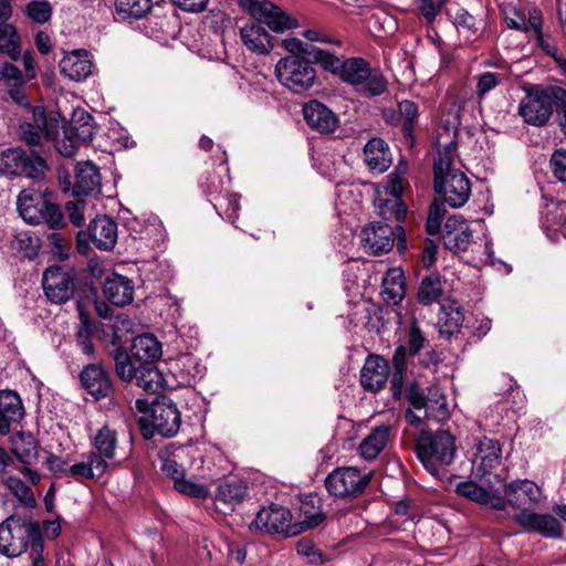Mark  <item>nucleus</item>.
I'll return each mask as SVG.
<instances>
[{"instance_id":"43","label":"nucleus","mask_w":566,"mask_h":566,"mask_svg":"<svg viewBox=\"0 0 566 566\" xmlns=\"http://www.w3.org/2000/svg\"><path fill=\"white\" fill-rule=\"evenodd\" d=\"M134 378L146 392L157 394L164 389V377L153 364H140Z\"/></svg>"},{"instance_id":"24","label":"nucleus","mask_w":566,"mask_h":566,"mask_svg":"<svg viewBox=\"0 0 566 566\" xmlns=\"http://www.w3.org/2000/svg\"><path fill=\"white\" fill-rule=\"evenodd\" d=\"M389 364L379 355L369 354L360 369L359 382L365 391L378 392L387 384Z\"/></svg>"},{"instance_id":"13","label":"nucleus","mask_w":566,"mask_h":566,"mask_svg":"<svg viewBox=\"0 0 566 566\" xmlns=\"http://www.w3.org/2000/svg\"><path fill=\"white\" fill-rule=\"evenodd\" d=\"M406 398L413 409H423L428 419L440 422L450 417L447 397L437 386L429 387L424 392L418 384L412 382L406 389Z\"/></svg>"},{"instance_id":"19","label":"nucleus","mask_w":566,"mask_h":566,"mask_svg":"<svg viewBox=\"0 0 566 566\" xmlns=\"http://www.w3.org/2000/svg\"><path fill=\"white\" fill-rule=\"evenodd\" d=\"M42 286L50 302L63 304L74 292V275L60 266H50L43 273Z\"/></svg>"},{"instance_id":"18","label":"nucleus","mask_w":566,"mask_h":566,"mask_svg":"<svg viewBox=\"0 0 566 566\" xmlns=\"http://www.w3.org/2000/svg\"><path fill=\"white\" fill-rule=\"evenodd\" d=\"M513 520L525 532L538 534L544 538L559 539L564 535L562 522L549 513H537L533 509L515 513Z\"/></svg>"},{"instance_id":"2","label":"nucleus","mask_w":566,"mask_h":566,"mask_svg":"<svg viewBox=\"0 0 566 566\" xmlns=\"http://www.w3.org/2000/svg\"><path fill=\"white\" fill-rule=\"evenodd\" d=\"M135 409L140 413L138 423L145 439H150L155 432L170 438L174 437L181 424V416L171 399L163 398L151 405L145 399L135 401Z\"/></svg>"},{"instance_id":"1","label":"nucleus","mask_w":566,"mask_h":566,"mask_svg":"<svg viewBox=\"0 0 566 566\" xmlns=\"http://www.w3.org/2000/svg\"><path fill=\"white\" fill-rule=\"evenodd\" d=\"M455 151L454 144L438 150L433 164V188L443 202L458 209L463 207L471 196V181L460 169Z\"/></svg>"},{"instance_id":"11","label":"nucleus","mask_w":566,"mask_h":566,"mask_svg":"<svg viewBox=\"0 0 566 566\" xmlns=\"http://www.w3.org/2000/svg\"><path fill=\"white\" fill-rule=\"evenodd\" d=\"M20 216L30 224L46 222L51 228L62 223V212L57 205L44 199L40 193L23 190L18 197Z\"/></svg>"},{"instance_id":"57","label":"nucleus","mask_w":566,"mask_h":566,"mask_svg":"<svg viewBox=\"0 0 566 566\" xmlns=\"http://www.w3.org/2000/svg\"><path fill=\"white\" fill-rule=\"evenodd\" d=\"M27 15L36 23H45L52 15V7L48 1L33 0L25 7Z\"/></svg>"},{"instance_id":"51","label":"nucleus","mask_w":566,"mask_h":566,"mask_svg":"<svg viewBox=\"0 0 566 566\" xmlns=\"http://www.w3.org/2000/svg\"><path fill=\"white\" fill-rule=\"evenodd\" d=\"M8 490L27 507L33 509L36 505L32 490L19 478L8 476L4 481Z\"/></svg>"},{"instance_id":"7","label":"nucleus","mask_w":566,"mask_h":566,"mask_svg":"<svg viewBox=\"0 0 566 566\" xmlns=\"http://www.w3.org/2000/svg\"><path fill=\"white\" fill-rule=\"evenodd\" d=\"M338 76L364 97L379 96L388 85L387 80L380 73L373 72L369 63L361 57L345 60Z\"/></svg>"},{"instance_id":"23","label":"nucleus","mask_w":566,"mask_h":566,"mask_svg":"<svg viewBox=\"0 0 566 566\" xmlns=\"http://www.w3.org/2000/svg\"><path fill=\"white\" fill-rule=\"evenodd\" d=\"M442 240L447 250L458 254L470 248L473 242V233L464 218L454 214L446 221Z\"/></svg>"},{"instance_id":"5","label":"nucleus","mask_w":566,"mask_h":566,"mask_svg":"<svg viewBox=\"0 0 566 566\" xmlns=\"http://www.w3.org/2000/svg\"><path fill=\"white\" fill-rule=\"evenodd\" d=\"M35 544H43L36 522L10 516L0 524V554L14 558L28 552Z\"/></svg>"},{"instance_id":"35","label":"nucleus","mask_w":566,"mask_h":566,"mask_svg":"<svg viewBox=\"0 0 566 566\" xmlns=\"http://www.w3.org/2000/svg\"><path fill=\"white\" fill-rule=\"evenodd\" d=\"M364 161L369 170L385 172L392 163L388 144L381 138H371L364 147Z\"/></svg>"},{"instance_id":"20","label":"nucleus","mask_w":566,"mask_h":566,"mask_svg":"<svg viewBox=\"0 0 566 566\" xmlns=\"http://www.w3.org/2000/svg\"><path fill=\"white\" fill-rule=\"evenodd\" d=\"M103 251H109L114 248L117 240V224L107 216L96 217L88 226V232L80 231L77 233L78 248H86L88 241Z\"/></svg>"},{"instance_id":"37","label":"nucleus","mask_w":566,"mask_h":566,"mask_svg":"<svg viewBox=\"0 0 566 566\" xmlns=\"http://www.w3.org/2000/svg\"><path fill=\"white\" fill-rule=\"evenodd\" d=\"M464 322L461 306L455 301H447L441 304L438 327L441 335L451 337L460 332Z\"/></svg>"},{"instance_id":"14","label":"nucleus","mask_w":566,"mask_h":566,"mask_svg":"<svg viewBox=\"0 0 566 566\" xmlns=\"http://www.w3.org/2000/svg\"><path fill=\"white\" fill-rule=\"evenodd\" d=\"M59 120L55 117L48 118L41 106L31 109V117H25L19 126V138L27 145L40 146L42 138H54L57 133Z\"/></svg>"},{"instance_id":"61","label":"nucleus","mask_w":566,"mask_h":566,"mask_svg":"<svg viewBox=\"0 0 566 566\" xmlns=\"http://www.w3.org/2000/svg\"><path fill=\"white\" fill-rule=\"evenodd\" d=\"M224 209V214L227 220L234 223V221L239 217V210H240V196L238 193H231L227 197L221 198V202L214 203V208L218 209Z\"/></svg>"},{"instance_id":"17","label":"nucleus","mask_w":566,"mask_h":566,"mask_svg":"<svg viewBox=\"0 0 566 566\" xmlns=\"http://www.w3.org/2000/svg\"><path fill=\"white\" fill-rule=\"evenodd\" d=\"M291 521L292 514L286 507L271 504L258 512L250 524V528L268 534H283L286 537L294 536L297 535V531H295Z\"/></svg>"},{"instance_id":"31","label":"nucleus","mask_w":566,"mask_h":566,"mask_svg":"<svg viewBox=\"0 0 566 566\" xmlns=\"http://www.w3.org/2000/svg\"><path fill=\"white\" fill-rule=\"evenodd\" d=\"M300 521L294 524L297 534L314 528L325 520L322 500L316 494H307L301 499L298 506Z\"/></svg>"},{"instance_id":"3","label":"nucleus","mask_w":566,"mask_h":566,"mask_svg":"<svg viewBox=\"0 0 566 566\" xmlns=\"http://www.w3.org/2000/svg\"><path fill=\"white\" fill-rule=\"evenodd\" d=\"M525 96L521 99L517 113L524 123L535 127L545 126L553 115L557 101L566 106V91L560 87H524Z\"/></svg>"},{"instance_id":"16","label":"nucleus","mask_w":566,"mask_h":566,"mask_svg":"<svg viewBox=\"0 0 566 566\" xmlns=\"http://www.w3.org/2000/svg\"><path fill=\"white\" fill-rule=\"evenodd\" d=\"M396 238L399 244L405 242V230L398 223L394 229L387 223L374 222L360 232L363 247L373 254L389 252Z\"/></svg>"},{"instance_id":"45","label":"nucleus","mask_w":566,"mask_h":566,"mask_svg":"<svg viewBox=\"0 0 566 566\" xmlns=\"http://www.w3.org/2000/svg\"><path fill=\"white\" fill-rule=\"evenodd\" d=\"M395 371L390 380V391L394 399L399 400L402 396L403 376L407 370L406 347L398 346L392 356Z\"/></svg>"},{"instance_id":"58","label":"nucleus","mask_w":566,"mask_h":566,"mask_svg":"<svg viewBox=\"0 0 566 566\" xmlns=\"http://www.w3.org/2000/svg\"><path fill=\"white\" fill-rule=\"evenodd\" d=\"M65 210L70 222L75 227H82L85 223V214L87 210L86 200L77 197L75 200L69 201L65 205Z\"/></svg>"},{"instance_id":"26","label":"nucleus","mask_w":566,"mask_h":566,"mask_svg":"<svg viewBox=\"0 0 566 566\" xmlns=\"http://www.w3.org/2000/svg\"><path fill=\"white\" fill-rule=\"evenodd\" d=\"M302 112L306 124L319 134L334 133L339 125L337 115L317 99L305 103Z\"/></svg>"},{"instance_id":"9","label":"nucleus","mask_w":566,"mask_h":566,"mask_svg":"<svg viewBox=\"0 0 566 566\" xmlns=\"http://www.w3.org/2000/svg\"><path fill=\"white\" fill-rule=\"evenodd\" d=\"M48 164L35 150L8 148L0 153V174L24 176L40 180L45 176Z\"/></svg>"},{"instance_id":"56","label":"nucleus","mask_w":566,"mask_h":566,"mask_svg":"<svg viewBox=\"0 0 566 566\" xmlns=\"http://www.w3.org/2000/svg\"><path fill=\"white\" fill-rule=\"evenodd\" d=\"M444 203L446 202H443V200H434L430 206L426 229L427 232L431 235H434L440 231L441 222L447 212Z\"/></svg>"},{"instance_id":"10","label":"nucleus","mask_w":566,"mask_h":566,"mask_svg":"<svg viewBox=\"0 0 566 566\" xmlns=\"http://www.w3.org/2000/svg\"><path fill=\"white\" fill-rule=\"evenodd\" d=\"M275 76L291 92L301 94L313 87L317 74L310 61L298 56H285L276 63Z\"/></svg>"},{"instance_id":"6","label":"nucleus","mask_w":566,"mask_h":566,"mask_svg":"<svg viewBox=\"0 0 566 566\" xmlns=\"http://www.w3.org/2000/svg\"><path fill=\"white\" fill-rule=\"evenodd\" d=\"M407 170V164L400 161L395 170L388 175L384 193L379 191L375 199V207L379 216L386 220L394 219L398 224L405 221L407 214V207L401 199L407 184L405 178Z\"/></svg>"},{"instance_id":"21","label":"nucleus","mask_w":566,"mask_h":566,"mask_svg":"<svg viewBox=\"0 0 566 566\" xmlns=\"http://www.w3.org/2000/svg\"><path fill=\"white\" fill-rule=\"evenodd\" d=\"M503 499L505 505L509 504L516 513H522L535 509L542 499V490L531 480H515L505 486Z\"/></svg>"},{"instance_id":"60","label":"nucleus","mask_w":566,"mask_h":566,"mask_svg":"<svg viewBox=\"0 0 566 566\" xmlns=\"http://www.w3.org/2000/svg\"><path fill=\"white\" fill-rule=\"evenodd\" d=\"M426 338L417 323V321H412L409 327L408 337H407V346L406 347V356H416L423 347Z\"/></svg>"},{"instance_id":"40","label":"nucleus","mask_w":566,"mask_h":566,"mask_svg":"<svg viewBox=\"0 0 566 566\" xmlns=\"http://www.w3.org/2000/svg\"><path fill=\"white\" fill-rule=\"evenodd\" d=\"M117 432L108 424L103 426L97 430L93 438L94 450L91 452L103 457L105 462H116V449H117Z\"/></svg>"},{"instance_id":"36","label":"nucleus","mask_w":566,"mask_h":566,"mask_svg":"<svg viewBox=\"0 0 566 566\" xmlns=\"http://www.w3.org/2000/svg\"><path fill=\"white\" fill-rule=\"evenodd\" d=\"M391 428L388 424L375 427L358 447L360 457L366 461L375 460L388 444Z\"/></svg>"},{"instance_id":"28","label":"nucleus","mask_w":566,"mask_h":566,"mask_svg":"<svg viewBox=\"0 0 566 566\" xmlns=\"http://www.w3.org/2000/svg\"><path fill=\"white\" fill-rule=\"evenodd\" d=\"M102 177L99 168L91 160L78 161L75 167V181L72 192L75 197L98 195Z\"/></svg>"},{"instance_id":"62","label":"nucleus","mask_w":566,"mask_h":566,"mask_svg":"<svg viewBox=\"0 0 566 566\" xmlns=\"http://www.w3.org/2000/svg\"><path fill=\"white\" fill-rule=\"evenodd\" d=\"M17 242L19 249L24 252V256L33 258L36 255L40 248V240L36 235H32L29 232H20L17 235Z\"/></svg>"},{"instance_id":"50","label":"nucleus","mask_w":566,"mask_h":566,"mask_svg":"<svg viewBox=\"0 0 566 566\" xmlns=\"http://www.w3.org/2000/svg\"><path fill=\"white\" fill-rule=\"evenodd\" d=\"M60 126L57 127V133L54 138H48V140H54L55 142V149L57 153H60L64 157H72L76 154L81 145H84L81 143L69 129L66 126L62 127V133L59 130Z\"/></svg>"},{"instance_id":"59","label":"nucleus","mask_w":566,"mask_h":566,"mask_svg":"<svg viewBox=\"0 0 566 566\" xmlns=\"http://www.w3.org/2000/svg\"><path fill=\"white\" fill-rule=\"evenodd\" d=\"M505 80L504 74L495 72L482 73L478 78L476 94L482 99L490 91L495 88Z\"/></svg>"},{"instance_id":"49","label":"nucleus","mask_w":566,"mask_h":566,"mask_svg":"<svg viewBox=\"0 0 566 566\" xmlns=\"http://www.w3.org/2000/svg\"><path fill=\"white\" fill-rule=\"evenodd\" d=\"M0 53H7L12 60L20 55L19 36L15 29L8 23H0Z\"/></svg>"},{"instance_id":"8","label":"nucleus","mask_w":566,"mask_h":566,"mask_svg":"<svg viewBox=\"0 0 566 566\" xmlns=\"http://www.w3.org/2000/svg\"><path fill=\"white\" fill-rule=\"evenodd\" d=\"M188 449L185 447L169 446L159 451L160 470L163 474L174 482V489L187 496L195 499H206L209 495V489L185 479V469L181 460L188 455Z\"/></svg>"},{"instance_id":"27","label":"nucleus","mask_w":566,"mask_h":566,"mask_svg":"<svg viewBox=\"0 0 566 566\" xmlns=\"http://www.w3.org/2000/svg\"><path fill=\"white\" fill-rule=\"evenodd\" d=\"M118 465L119 462H105L103 457L88 451L82 454V460L80 462L72 464V468H70V478L77 482H83L85 480L97 481L109 468Z\"/></svg>"},{"instance_id":"22","label":"nucleus","mask_w":566,"mask_h":566,"mask_svg":"<svg viewBox=\"0 0 566 566\" xmlns=\"http://www.w3.org/2000/svg\"><path fill=\"white\" fill-rule=\"evenodd\" d=\"M80 380L84 390L95 400L108 398L114 391L109 373L102 364H90L80 374Z\"/></svg>"},{"instance_id":"39","label":"nucleus","mask_w":566,"mask_h":566,"mask_svg":"<svg viewBox=\"0 0 566 566\" xmlns=\"http://www.w3.org/2000/svg\"><path fill=\"white\" fill-rule=\"evenodd\" d=\"M161 345L150 334L137 336L132 345V356L140 364H153L161 357Z\"/></svg>"},{"instance_id":"30","label":"nucleus","mask_w":566,"mask_h":566,"mask_svg":"<svg viewBox=\"0 0 566 566\" xmlns=\"http://www.w3.org/2000/svg\"><path fill=\"white\" fill-rule=\"evenodd\" d=\"M60 71L70 80L81 82L93 72V62L86 50H75L60 61Z\"/></svg>"},{"instance_id":"38","label":"nucleus","mask_w":566,"mask_h":566,"mask_svg":"<svg viewBox=\"0 0 566 566\" xmlns=\"http://www.w3.org/2000/svg\"><path fill=\"white\" fill-rule=\"evenodd\" d=\"M115 20L132 23L147 18L153 8L151 0H115Z\"/></svg>"},{"instance_id":"52","label":"nucleus","mask_w":566,"mask_h":566,"mask_svg":"<svg viewBox=\"0 0 566 566\" xmlns=\"http://www.w3.org/2000/svg\"><path fill=\"white\" fill-rule=\"evenodd\" d=\"M295 549L297 555L310 564L322 565L329 560V558L316 547L314 542L306 537L296 542Z\"/></svg>"},{"instance_id":"63","label":"nucleus","mask_w":566,"mask_h":566,"mask_svg":"<svg viewBox=\"0 0 566 566\" xmlns=\"http://www.w3.org/2000/svg\"><path fill=\"white\" fill-rule=\"evenodd\" d=\"M282 46L290 52L291 56H298L304 59L308 56V52L314 48L312 44L304 43L297 38H286L282 41Z\"/></svg>"},{"instance_id":"53","label":"nucleus","mask_w":566,"mask_h":566,"mask_svg":"<svg viewBox=\"0 0 566 566\" xmlns=\"http://www.w3.org/2000/svg\"><path fill=\"white\" fill-rule=\"evenodd\" d=\"M112 356H113V359L115 363V370H116L117 376L123 381L133 380L137 374L138 367H135L133 365V361H132L128 353L123 348H116L112 353Z\"/></svg>"},{"instance_id":"12","label":"nucleus","mask_w":566,"mask_h":566,"mask_svg":"<svg viewBox=\"0 0 566 566\" xmlns=\"http://www.w3.org/2000/svg\"><path fill=\"white\" fill-rule=\"evenodd\" d=\"M370 482V473L361 472L355 467L334 469L325 479L327 492L340 499L359 496Z\"/></svg>"},{"instance_id":"34","label":"nucleus","mask_w":566,"mask_h":566,"mask_svg":"<svg viewBox=\"0 0 566 566\" xmlns=\"http://www.w3.org/2000/svg\"><path fill=\"white\" fill-rule=\"evenodd\" d=\"M243 45L252 53L269 54L273 49L272 36L259 23H248L240 29Z\"/></svg>"},{"instance_id":"41","label":"nucleus","mask_w":566,"mask_h":566,"mask_svg":"<svg viewBox=\"0 0 566 566\" xmlns=\"http://www.w3.org/2000/svg\"><path fill=\"white\" fill-rule=\"evenodd\" d=\"M81 143L87 144L92 142L95 135V123L90 113L85 109L77 108L73 112L71 120L66 126Z\"/></svg>"},{"instance_id":"47","label":"nucleus","mask_w":566,"mask_h":566,"mask_svg":"<svg viewBox=\"0 0 566 566\" xmlns=\"http://www.w3.org/2000/svg\"><path fill=\"white\" fill-rule=\"evenodd\" d=\"M442 295V283L439 275L430 274L422 279L418 289V301L423 305L437 302Z\"/></svg>"},{"instance_id":"55","label":"nucleus","mask_w":566,"mask_h":566,"mask_svg":"<svg viewBox=\"0 0 566 566\" xmlns=\"http://www.w3.org/2000/svg\"><path fill=\"white\" fill-rule=\"evenodd\" d=\"M80 310V318H81V326L77 329L76 333V342L78 346L81 347L82 352L91 356L94 354V345L92 342V324L87 315L84 314V312L78 307Z\"/></svg>"},{"instance_id":"44","label":"nucleus","mask_w":566,"mask_h":566,"mask_svg":"<svg viewBox=\"0 0 566 566\" xmlns=\"http://www.w3.org/2000/svg\"><path fill=\"white\" fill-rule=\"evenodd\" d=\"M38 442L31 433L20 432L12 442V452L23 464H31L38 458Z\"/></svg>"},{"instance_id":"4","label":"nucleus","mask_w":566,"mask_h":566,"mask_svg":"<svg viewBox=\"0 0 566 566\" xmlns=\"http://www.w3.org/2000/svg\"><path fill=\"white\" fill-rule=\"evenodd\" d=\"M457 448L454 437L447 430H421L416 441V453L428 472L436 475L440 467L453 462Z\"/></svg>"},{"instance_id":"33","label":"nucleus","mask_w":566,"mask_h":566,"mask_svg":"<svg viewBox=\"0 0 566 566\" xmlns=\"http://www.w3.org/2000/svg\"><path fill=\"white\" fill-rule=\"evenodd\" d=\"M103 294L108 302L116 306L128 305L134 298L133 282L126 276L114 273L106 277Z\"/></svg>"},{"instance_id":"15","label":"nucleus","mask_w":566,"mask_h":566,"mask_svg":"<svg viewBox=\"0 0 566 566\" xmlns=\"http://www.w3.org/2000/svg\"><path fill=\"white\" fill-rule=\"evenodd\" d=\"M259 23L266 24L273 32L280 33L296 27L295 20L285 14L277 6L268 0H237Z\"/></svg>"},{"instance_id":"29","label":"nucleus","mask_w":566,"mask_h":566,"mask_svg":"<svg viewBox=\"0 0 566 566\" xmlns=\"http://www.w3.org/2000/svg\"><path fill=\"white\" fill-rule=\"evenodd\" d=\"M418 105L409 99L399 102L398 109L386 108L382 111V117L389 125H401L406 138L412 139V133L418 119Z\"/></svg>"},{"instance_id":"46","label":"nucleus","mask_w":566,"mask_h":566,"mask_svg":"<svg viewBox=\"0 0 566 566\" xmlns=\"http://www.w3.org/2000/svg\"><path fill=\"white\" fill-rule=\"evenodd\" d=\"M247 492V485L241 480H229L219 484L216 492V500L224 504L240 503Z\"/></svg>"},{"instance_id":"54","label":"nucleus","mask_w":566,"mask_h":566,"mask_svg":"<svg viewBox=\"0 0 566 566\" xmlns=\"http://www.w3.org/2000/svg\"><path fill=\"white\" fill-rule=\"evenodd\" d=\"M307 52L308 56L312 57L315 63H318L325 71L336 75L339 74L344 61H342L335 54L315 45L313 49H311V51Z\"/></svg>"},{"instance_id":"32","label":"nucleus","mask_w":566,"mask_h":566,"mask_svg":"<svg viewBox=\"0 0 566 566\" xmlns=\"http://www.w3.org/2000/svg\"><path fill=\"white\" fill-rule=\"evenodd\" d=\"M457 493L470 501L489 505L494 510H504L505 500L495 490H486L473 481H463L457 485Z\"/></svg>"},{"instance_id":"64","label":"nucleus","mask_w":566,"mask_h":566,"mask_svg":"<svg viewBox=\"0 0 566 566\" xmlns=\"http://www.w3.org/2000/svg\"><path fill=\"white\" fill-rule=\"evenodd\" d=\"M551 168L553 170L554 176L566 182V150L558 149L556 150L551 158Z\"/></svg>"},{"instance_id":"48","label":"nucleus","mask_w":566,"mask_h":566,"mask_svg":"<svg viewBox=\"0 0 566 566\" xmlns=\"http://www.w3.org/2000/svg\"><path fill=\"white\" fill-rule=\"evenodd\" d=\"M0 410L9 420L20 421L24 416V408L19 395L12 390L0 391Z\"/></svg>"},{"instance_id":"25","label":"nucleus","mask_w":566,"mask_h":566,"mask_svg":"<svg viewBox=\"0 0 566 566\" xmlns=\"http://www.w3.org/2000/svg\"><path fill=\"white\" fill-rule=\"evenodd\" d=\"M502 449L497 440L483 437L474 443L473 471L483 478L501 462Z\"/></svg>"},{"instance_id":"42","label":"nucleus","mask_w":566,"mask_h":566,"mask_svg":"<svg viewBox=\"0 0 566 566\" xmlns=\"http://www.w3.org/2000/svg\"><path fill=\"white\" fill-rule=\"evenodd\" d=\"M384 300L392 305L398 304L405 296V279L399 269H390L382 279Z\"/></svg>"}]
</instances>
